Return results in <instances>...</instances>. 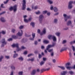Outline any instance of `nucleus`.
I'll return each mask as SVG.
<instances>
[{"instance_id":"1","label":"nucleus","mask_w":75,"mask_h":75,"mask_svg":"<svg viewBox=\"0 0 75 75\" xmlns=\"http://www.w3.org/2000/svg\"><path fill=\"white\" fill-rule=\"evenodd\" d=\"M56 44L55 43L53 42L52 43V45H49L47 46L46 49V50L48 51L49 50V49H50V48H51V47H54Z\"/></svg>"},{"instance_id":"2","label":"nucleus","mask_w":75,"mask_h":75,"mask_svg":"<svg viewBox=\"0 0 75 75\" xmlns=\"http://www.w3.org/2000/svg\"><path fill=\"white\" fill-rule=\"evenodd\" d=\"M17 5H14L13 7L11 6L9 8V10L10 11H12V10H13L14 12H16L17 11Z\"/></svg>"},{"instance_id":"3","label":"nucleus","mask_w":75,"mask_h":75,"mask_svg":"<svg viewBox=\"0 0 75 75\" xmlns=\"http://www.w3.org/2000/svg\"><path fill=\"white\" fill-rule=\"evenodd\" d=\"M23 3L22 4V10H25V8L26 7V1L25 0H23Z\"/></svg>"},{"instance_id":"4","label":"nucleus","mask_w":75,"mask_h":75,"mask_svg":"<svg viewBox=\"0 0 75 75\" xmlns=\"http://www.w3.org/2000/svg\"><path fill=\"white\" fill-rule=\"evenodd\" d=\"M44 18V16L42 15H40L39 17V21L40 23V24H42V20Z\"/></svg>"},{"instance_id":"5","label":"nucleus","mask_w":75,"mask_h":75,"mask_svg":"<svg viewBox=\"0 0 75 75\" xmlns=\"http://www.w3.org/2000/svg\"><path fill=\"white\" fill-rule=\"evenodd\" d=\"M1 42L2 43L1 47H3L5 45L7 44V42H6L5 39H3L1 41Z\"/></svg>"},{"instance_id":"6","label":"nucleus","mask_w":75,"mask_h":75,"mask_svg":"<svg viewBox=\"0 0 75 75\" xmlns=\"http://www.w3.org/2000/svg\"><path fill=\"white\" fill-rule=\"evenodd\" d=\"M63 16L64 18L65 21H67L68 19L70 18V16H68L66 14H64Z\"/></svg>"},{"instance_id":"7","label":"nucleus","mask_w":75,"mask_h":75,"mask_svg":"<svg viewBox=\"0 0 75 75\" xmlns=\"http://www.w3.org/2000/svg\"><path fill=\"white\" fill-rule=\"evenodd\" d=\"M72 3H73V1H70L69 2L68 6V9H71L72 8Z\"/></svg>"},{"instance_id":"8","label":"nucleus","mask_w":75,"mask_h":75,"mask_svg":"<svg viewBox=\"0 0 75 75\" xmlns=\"http://www.w3.org/2000/svg\"><path fill=\"white\" fill-rule=\"evenodd\" d=\"M21 32L20 31L18 32L17 33L16 35L17 36H18L19 37H21L23 35V31L22 30H21Z\"/></svg>"},{"instance_id":"9","label":"nucleus","mask_w":75,"mask_h":75,"mask_svg":"<svg viewBox=\"0 0 75 75\" xmlns=\"http://www.w3.org/2000/svg\"><path fill=\"white\" fill-rule=\"evenodd\" d=\"M67 26H69V25H70L71 27H72L71 21H69L67 23Z\"/></svg>"},{"instance_id":"10","label":"nucleus","mask_w":75,"mask_h":75,"mask_svg":"<svg viewBox=\"0 0 75 75\" xmlns=\"http://www.w3.org/2000/svg\"><path fill=\"white\" fill-rule=\"evenodd\" d=\"M28 41L27 39L23 38L21 40V43H25V42H27Z\"/></svg>"},{"instance_id":"11","label":"nucleus","mask_w":75,"mask_h":75,"mask_svg":"<svg viewBox=\"0 0 75 75\" xmlns=\"http://www.w3.org/2000/svg\"><path fill=\"white\" fill-rule=\"evenodd\" d=\"M36 73V70L34 69L32 70L30 74L31 75H35Z\"/></svg>"},{"instance_id":"12","label":"nucleus","mask_w":75,"mask_h":75,"mask_svg":"<svg viewBox=\"0 0 75 75\" xmlns=\"http://www.w3.org/2000/svg\"><path fill=\"white\" fill-rule=\"evenodd\" d=\"M12 47H16V48H19L18 47V43H16V44H13L12 45Z\"/></svg>"},{"instance_id":"13","label":"nucleus","mask_w":75,"mask_h":75,"mask_svg":"<svg viewBox=\"0 0 75 75\" xmlns=\"http://www.w3.org/2000/svg\"><path fill=\"white\" fill-rule=\"evenodd\" d=\"M54 35H49L47 36V38L49 40H51L52 39Z\"/></svg>"},{"instance_id":"14","label":"nucleus","mask_w":75,"mask_h":75,"mask_svg":"<svg viewBox=\"0 0 75 75\" xmlns=\"http://www.w3.org/2000/svg\"><path fill=\"white\" fill-rule=\"evenodd\" d=\"M1 21V22H3V23L6 22V20H5V19H4V18L3 17H1L0 19Z\"/></svg>"},{"instance_id":"15","label":"nucleus","mask_w":75,"mask_h":75,"mask_svg":"<svg viewBox=\"0 0 75 75\" xmlns=\"http://www.w3.org/2000/svg\"><path fill=\"white\" fill-rule=\"evenodd\" d=\"M67 73V71H63V73H61V75H66Z\"/></svg>"},{"instance_id":"16","label":"nucleus","mask_w":75,"mask_h":75,"mask_svg":"<svg viewBox=\"0 0 75 75\" xmlns=\"http://www.w3.org/2000/svg\"><path fill=\"white\" fill-rule=\"evenodd\" d=\"M57 67H58V68H61V69H62V70H65V68L63 66H57Z\"/></svg>"},{"instance_id":"17","label":"nucleus","mask_w":75,"mask_h":75,"mask_svg":"<svg viewBox=\"0 0 75 75\" xmlns=\"http://www.w3.org/2000/svg\"><path fill=\"white\" fill-rule=\"evenodd\" d=\"M52 39L53 40V41L54 42H55V41H57V38H56V37L54 35H53V36Z\"/></svg>"},{"instance_id":"18","label":"nucleus","mask_w":75,"mask_h":75,"mask_svg":"<svg viewBox=\"0 0 75 75\" xmlns=\"http://www.w3.org/2000/svg\"><path fill=\"white\" fill-rule=\"evenodd\" d=\"M66 67L67 69H68L69 70H71V69H73V67H72L67 66Z\"/></svg>"},{"instance_id":"19","label":"nucleus","mask_w":75,"mask_h":75,"mask_svg":"<svg viewBox=\"0 0 75 75\" xmlns=\"http://www.w3.org/2000/svg\"><path fill=\"white\" fill-rule=\"evenodd\" d=\"M18 60H19V61H23L24 60V58H23V57H20L18 58Z\"/></svg>"},{"instance_id":"20","label":"nucleus","mask_w":75,"mask_h":75,"mask_svg":"<svg viewBox=\"0 0 75 75\" xmlns=\"http://www.w3.org/2000/svg\"><path fill=\"white\" fill-rule=\"evenodd\" d=\"M75 44V40L71 41L69 42L70 45H72V44Z\"/></svg>"},{"instance_id":"21","label":"nucleus","mask_w":75,"mask_h":75,"mask_svg":"<svg viewBox=\"0 0 75 75\" xmlns=\"http://www.w3.org/2000/svg\"><path fill=\"white\" fill-rule=\"evenodd\" d=\"M18 54L17 53H15L13 54V58H16V57H18Z\"/></svg>"},{"instance_id":"22","label":"nucleus","mask_w":75,"mask_h":75,"mask_svg":"<svg viewBox=\"0 0 75 75\" xmlns=\"http://www.w3.org/2000/svg\"><path fill=\"white\" fill-rule=\"evenodd\" d=\"M47 1L50 4H53V1L50 0H47Z\"/></svg>"},{"instance_id":"23","label":"nucleus","mask_w":75,"mask_h":75,"mask_svg":"<svg viewBox=\"0 0 75 75\" xmlns=\"http://www.w3.org/2000/svg\"><path fill=\"white\" fill-rule=\"evenodd\" d=\"M30 25L32 26L33 27H34V25H35V23L34 22H32L30 23Z\"/></svg>"},{"instance_id":"24","label":"nucleus","mask_w":75,"mask_h":75,"mask_svg":"<svg viewBox=\"0 0 75 75\" xmlns=\"http://www.w3.org/2000/svg\"><path fill=\"white\" fill-rule=\"evenodd\" d=\"M43 43H44L45 44H48L49 43V41L47 40H45L43 41Z\"/></svg>"},{"instance_id":"25","label":"nucleus","mask_w":75,"mask_h":75,"mask_svg":"<svg viewBox=\"0 0 75 75\" xmlns=\"http://www.w3.org/2000/svg\"><path fill=\"white\" fill-rule=\"evenodd\" d=\"M4 58V56H1L0 57V62H2V59Z\"/></svg>"},{"instance_id":"26","label":"nucleus","mask_w":75,"mask_h":75,"mask_svg":"<svg viewBox=\"0 0 75 75\" xmlns=\"http://www.w3.org/2000/svg\"><path fill=\"white\" fill-rule=\"evenodd\" d=\"M53 10L54 12H57L58 11V9L56 7H54L53 8Z\"/></svg>"},{"instance_id":"27","label":"nucleus","mask_w":75,"mask_h":75,"mask_svg":"<svg viewBox=\"0 0 75 75\" xmlns=\"http://www.w3.org/2000/svg\"><path fill=\"white\" fill-rule=\"evenodd\" d=\"M57 22H58V19H54V23H55V24H57Z\"/></svg>"},{"instance_id":"28","label":"nucleus","mask_w":75,"mask_h":75,"mask_svg":"<svg viewBox=\"0 0 75 75\" xmlns=\"http://www.w3.org/2000/svg\"><path fill=\"white\" fill-rule=\"evenodd\" d=\"M69 65H71V63L68 62L66 64L65 67H67L68 66H69Z\"/></svg>"},{"instance_id":"29","label":"nucleus","mask_w":75,"mask_h":75,"mask_svg":"<svg viewBox=\"0 0 75 75\" xmlns=\"http://www.w3.org/2000/svg\"><path fill=\"white\" fill-rule=\"evenodd\" d=\"M12 38L14 39H17V36L15 35H13L12 36Z\"/></svg>"},{"instance_id":"30","label":"nucleus","mask_w":75,"mask_h":75,"mask_svg":"<svg viewBox=\"0 0 75 75\" xmlns=\"http://www.w3.org/2000/svg\"><path fill=\"white\" fill-rule=\"evenodd\" d=\"M69 73L70 75H72L74 74V73L72 71H69Z\"/></svg>"},{"instance_id":"31","label":"nucleus","mask_w":75,"mask_h":75,"mask_svg":"<svg viewBox=\"0 0 75 75\" xmlns=\"http://www.w3.org/2000/svg\"><path fill=\"white\" fill-rule=\"evenodd\" d=\"M71 48H72V50L74 52L75 51V47L73 45H72L71 46Z\"/></svg>"},{"instance_id":"32","label":"nucleus","mask_w":75,"mask_h":75,"mask_svg":"<svg viewBox=\"0 0 75 75\" xmlns=\"http://www.w3.org/2000/svg\"><path fill=\"white\" fill-rule=\"evenodd\" d=\"M23 71H20L18 73V75H23Z\"/></svg>"},{"instance_id":"33","label":"nucleus","mask_w":75,"mask_h":75,"mask_svg":"<svg viewBox=\"0 0 75 75\" xmlns=\"http://www.w3.org/2000/svg\"><path fill=\"white\" fill-rule=\"evenodd\" d=\"M42 33H43V34H46V30H45V29H44L43 31H42Z\"/></svg>"},{"instance_id":"34","label":"nucleus","mask_w":75,"mask_h":75,"mask_svg":"<svg viewBox=\"0 0 75 75\" xmlns=\"http://www.w3.org/2000/svg\"><path fill=\"white\" fill-rule=\"evenodd\" d=\"M32 37L33 38H34L35 37V33H32Z\"/></svg>"},{"instance_id":"35","label":"nucleus","mask_w":75,"mask_h":75,"mask_svg":"<svg viewBox=\"0 0 75 75\" xmlns=\"http://www.w3.org/2000/svg\"><path fill=\"white\" fill-rule=\"evenodd\" d=\"M9 0H6V1L4 2V4H7L8 3V2L9 1Z\"/></svg>"},{"instance_id":"36","label":"nucleus","mask_w":75,"mask_h":75,"mask_svg":"<svg viewBox=\"0 0 75 75\" xmlns=\"http://www.w3.org/2000/svg\"><path fill=\"white\" fill-rule=\"evenodd\" d=\"M16 31V30L14 29H12L11 30V32L13 33H15V32Z\"/></svg>"},{"instance_id":"37","label":"nucleus","mask_w":75,"mask_h":75,"mask_svg":"<svg viewBox=\"0 0 75 75\" xmlns=\"http://www.w3.org/2000/svg\"><path fill=\"white\" fill-rule=\"evenodd\" d=\"M48 52H54L53 51V49H50L49 50H48Z\"/></svg>"},{"instance_id":"38","label":"nucleus","mask_w":75,"mask_h":75,"mask_svg":"<svg viewBox=\"0 0 75 75\" xmlns=\"http://www.w3.org/2000/svg\"><path fill=\"white\" fill-rule=\"evenodd\" d=\"M50 55L51 57H54V52H52L50 54Z\"/></svg>"},{"instance_id":"39","label":"nucleus","mask_w":75,"mask_h":75,"mask_svg":"<svg viewBox=\"0 0 75 75\" xmlns=\"http://www.w3.org/2000/svg\"><path fill=\"white\" fill-rule=\"evenodd\" d=\"M44 64V62L42 61L40 63V65H41V66H42V65L43 64Z\"/></svg>"},{"instance_id":"40","label":"nucleus","mask_w":75,"mask_h":75,"mask_svg":"<svg viewBox=\"0 0 75 75\" xmlns=\"http://www.w3.org/2000/svg\"><path fill=\"white\" fill-rule=\"evenodd\" d=\"M34 53L35 54H37L39 53V52H38V50H35L34 52Z\"/></svg>"},{"instance_id":"41","label":"nucleus","mask_w":75,"mask_h":75,"mask_svg":"<svg viewBox=\"0 0 75 75\" xmlns=\"http://www.w3.org/2000/svg\"><path fill=\"white\" fill-rule=\"evenodd\" d=\"M53 9H54V6L53 5H51L50 6V9L51 10H52Z\"/></svg>"},{"instance_id":"42","label":"nucleus","mask_w":75,"mask_h":75,"mask_svg":"<svg viewBox=\"0 0 75 75\" xmlns=\"http://www.w3.org/2000/svg\"><path fill=\"white\" fill-rule=\"evenodd\" d=\"M56 35L57 36H58V37H59V36L60 35V33H55Z\"/></svg>"},{"instance_id":"43","label":"nucleus","mask_w":75,"mask_h":75,"mask_svg":"<svg viewBox=\"0 0 75 75\" xmlns=\"http://www.w3.org/2000/svg\"><path fill=\"white\" fill-rule=\"evenodd\" d=\"M41 58H42V55L40 54H39L38 55V58L39 59H40Z\"/></svg>"},{"instance_id":"44","label":"nucleus","mask_w":75,"mask_h":75,"mask_svg":"<svg viewBox=\"0 0 75 75\" xmlns=\"http://www.w3.org/2000/svg\"><path fill=\"white\" fill-rule=\"evenodd\" d=\"M24 21L25 23H28V20H27L26 19H24Z\"/></svg>"},{"instance_id":"45","label":"nucleus","mask_w":75,"mask_h":75,"mask_svg":"<svg viewBox=\"0 0 75 75\" xmlns=\"http://www.w3.org/2000/svg\"><path fill=\"white\" fill-rule=\"evenodd\" d=\"M23 28H24V26H23L22 25L19 26V29H23Z\"/></svg>"},{"instance_id":"46","label":"nucleus","mask_w":75,"mask_h":75,"mask_svg":"<svg viewBox=\"0 0 75 75\" xmlns=\"http://www.w3.org/2000/svg\"><path fill=\"white\" fill-rule=\"evenodd\" d=\"M5 13H6V11H5L1 13H0V16H1V15L4 14H5Z\"/></svg>"},{"instance_id":"47","label":"nucleus","mask_w":75,"mask_h":75,"mask_svg":"<svg viewBox=\"0 0 75 75\" xmlns=\"http://www.w3.org/2000/svg\"><path fill=\"white\" fill-rule=\"evenodd\" d=\"M48 12V11H42V13L43 14H46Z\"/></svg>"},{"instance_id":"48","label":"nucleus","mask_w":75,"mask_h":75,"mask_svg":"<svg viewBox=\"0 0 75 75\" xmlns=\"http://www.w3.org/2000/svg\"><path fill=\"white\" fill-rule=\"evenodd\" d=\"M11 68L13 70H15V67L14 66H12L11 67Z\"/></svg>"},{"instance_id":"49","label":"nucleus","mask_w":75,"mask_h":75,"mask_svg":"<svg viewBox=\"0 0 75 75\" xmlns=\"http://www.w3.org/2000/svg\"><path fill=\"white\" fill-rule=\"evenodd\" d=\"M30 36H31V35H27L26 33H25V37H30Z\"/></svg>"},{"instance_id":"50","label":"nucleus","mask_w":75,"mask_h":75,"mask_svg":"<svg viewBox=\"0 0 75 75\" xmlns=\"http://www.w3.org/2000/svg\"><path fill=\"white\" fill-rule=\"evenodd\" d=\"M32 55H34V54H30L28 55V57H31V56H32Z\"/></svg>"},{"instance_id":"51","label":"nucleus","mask_w":75,"mask_h":75,"mask_svg":"<svg viewBox=\"0 0 75 75\" xmlns=\"http://www.w3.org/2000/svg\"><path fill=\"white\" fill-rule=\"evenodd\" d=\"M67 42V40H64L62 42V44H65Z\"/></svg>"},{"instance_id":"52","label":"nucleus","mask_w":75,"mask_h":75,"mask_svg":"<svg viewBox=\"0 0 75 75\" xmlns=\"http://www.w3.org/2000/svg\"><path fill=\"white\" fill-rule=\"evenodd\" d=\"M21 49L22 50H25V49H26V48L24 47V46H22L21 47Z\"/></svg>"},{"instance_id":"53","label":"nucleus","mask_w":75,"mask_h":75,"mask_svg":"<svg viewBox=\"0 0 75 75\" xmlns=\"http://www.w3.org/2000/svg\"><path fill=\"white\" fill-rule=\"evenodd\" d=\"M37 33L38 34H40V33H41V30H40V29H38V30Z\"/></svg>"},{"instance_id":"54","label":"nucleus","mask_w":75,"mask_h":75,"mask_svg":"<svg viewBox=\"0 0 75 75\" xmlns=\"http://www.w3.org/2000/svg\"><path fill=\"white\" fill-rule=\"evenodd\" d=\"M8 41H13V39L12 38H10L8 39Z\"/></svg>"},{"instance_id":"55","label":"nucleus","mask_w":75,"mask_h":75,"mask_svg":"<svg viewBox=\"0 0 75 75\" xmlns=\"http://www.w3.org/2000/svg\"><path fill=\"white\" fill-rule=\"evenodd\" d=\"M69 56L70 57V58H71V57H72V53H71V52H69Z\"/></svg>"},{"instance_id":"56","label":"nucleus","mask_w":75,"mask_h":75,"mask_svg":"<svg viewBox=\"0 0 75 75\" xmlns=\"http://www.w3.org/2000/svg\"><path fill=\"white\" fill-rule=\"evenodd\" d=\"M1 33L2 34H6V32L3 30L2 31V32H1Z\"/></svg>"},{"instance_id":"57","label":"nucleus","mask_w":75,"mask_h":75,"mask_svg":"<svg viewBox=\"0 0 75 75\" xmlns=\"http://www.w3.org/2000/svg\"><path fill=\"white\" fill-rule=\"evenodd\" d=\"M27 11H31V9L30 8H27Z\"/></svg>"},{"instance_id":"58","label":"nucleus","mask_w":75,"mask_h":75,"mask_svg":"<svg viewBox=\"0 0 75 75\" xmlns=\"http://www.w3.org/2000/svg\"><path fill=\"white\" fill-rule=\"evenodd\" d=\"M47 58L45 57L43 58V60L44 61H45L46 60H47Z\"/></svg>"},{"instance_id":"59","label":"nucleus","mask_w":75,"mask_h":75,"mask_svg":"<svg viewBox=\"0 0 75 75\" xmlns=\"http://www.w3.org/2000/svg\"><path fill=\"white\" fill-rule=\"evenodd\" d=\"M20 50H21V49L19 48V47L17 48V49H16V51H20Z\"/></svg>"},{"instance_id":"60","label":"nucleus","mask_w":75,"mask_h":75,"mask_svg":"<svg viewBox=\"0 0 75 75\" xmlns=\"http://www.w3.org/2000/svg\"><path fill=\"white\" fill-rule=\"evenodd\" d=\"M63 50H64V51H65V50H67V47H63L62 48Z\"/></svg>"},{"instance_id":"61","label":"nucleus","mask_w":75,"mask_h":75,"mask_svg":"<svg viewBox=\"0 0 75 75\" xmlns=\"http://www.w3.org/2000/svg\"><path fill=\"white\" fill-rule=\"evenodd\" d=\"M50 69V68H48L45 70V71H49Z\"/></svg>"},{"instance_id":"62","label":"nucleus","mask_w":75,"mask_h":75,"mask_svg":"<svg viewBox=\"0 0 75 75\" xmlns=\"http://www.w3.org/2000/svg\"><path fill=\"white\" fill-rule=\"evenodd\" d=\"M3 4H1V8H6L5 7L3 6Z\"/></svg>"},{"instance_id":"63","label":"nucleus","mask_w":75,"mask_h":75,"mask_svg":"<svg viewBox=\"0 0 75 75\" xmlns=\"http://www.w3.org/2000/svg\"><path fill=\"white\" fill-rule=\"evenodd\" d=\"M5 58H6V59H9V58H10V57L7 56H5Z\"/></svg>"},{"instance_id":"64","label":"nucleus","mask_w":75,"mask_h":75,"mask_svg":"<svg viewBox=\"0 0 75 75\" xmlns=\"http://www.w3.org/2000/svg\"><path fill=\"white\" fill-rule=\"evenodd\" d=\"M36 14H40V11H38V12L35 13Z\"/></svg>"}]
</instances>
